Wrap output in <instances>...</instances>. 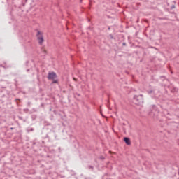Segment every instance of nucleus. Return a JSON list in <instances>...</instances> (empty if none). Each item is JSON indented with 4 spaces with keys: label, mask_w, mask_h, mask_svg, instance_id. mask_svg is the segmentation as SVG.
<instances>
[{
    "label": "nucleus",
    "mask_w": 179,
    "mask_h": 179,
    "mask_svg": "<svg viewBox=\"0 0 179 179\" xmlns=\"http://www.w3.org/2000/svg\"><path fill=\"white\" fill-rule=\"evenodd\" d=\"M170 9H171V10L176 9V1H173V4L170 6Z\"/></svg>",
    "instance_id": "39448f33"
},
{
    "label": "nucleus",
    "mask_w": 179,
    "mask_h": 179,
    "mask_svg": "<svg viewBox=\"0 0 179 179\" xmlns=\"http://www.w3.org/2000/svg\"><path fill=\"white\" fill-rule=\"evenodd\" d=\"M57 76L55 72H49L48 74V80H52L54 79H57Z\"/></svg>",
    "instance_id": "7ed1b4c3"
},
{
    "label": "nucleus",
    "mask_w": 179,
    "mask_h": 179,
    "mask_svg": "<svg viewBox=\"0 0 179 179\" xmlns=\"http://www.w3.org/2000/svg\"><path fill=\"white\" fill-rule=\"evenodd\" d=\"M15 100H19V101H20V99H16Z\"/></svg>",
    "instance_id": "f8f14e48"
},
{
    "label": "nucleus",
    "mask_w": 179,
    "mask_h": 179,
    "mask_svg": "<svg viewBox=\"0 0 179 179\" xmlns=\"http://www.w3.org/2000/svg\"><path fill=\"white\" fill-rule=\"evenodd\" d=\"M122 45H124V46H125V45H127V43H122Z\"/></svg>",
    "instance_id": "9b49d317"
},
{
    "label": "nucleus",
    "mask_w": 179,
    "mask_h": 179,
    "mask_svg": "<svg viewBox=\"0 0 179 179\" xmlns=\"http://www.w3.org/2000/svg\"><path fill=\"white\" fill-rule=\"evenodd\" d=\"M52 80V83H58V80L57 79H53Z\"/></svg>",
    "instance_id": "0eeeda50"
},
{
    "label": "nucleus",
    "mask_w": 179,
    "mask_h": 179,
    "mask_svg": "<svg viewBox=\"0 0 179 179\" xmlns=\"http://www.w3.org/2000/svg\"><path fill=\"white\" fill-rule=\"evenodd\" d=\"M10 129H13V127H11Z\"/></svg>",
    "instance_id": "ddd939ff"
},
{
    "label": "nucleus",
    "mask_w": 179,
    "mask_h": 179,
    "mask_svg": "<svg viewBox=\"0 0 179 179\" xmlns=\"http://www.w3.org/2000/svg\"><path fill=\"white\" fill-rule=\"evenodd\" d=\"M99 159L101 160H104L106 158L103 155H101V156H100Z\"/></svg>",
    "instance_id": "6e6552de"
},
{
    "label": "nucleus",
    "mask_w": 179,
    "mask_h": 179,
    "mask_svg": "<svg viewBox=\"0 0 179 179\" xmlns=\"http://www.w3.org/2000/svg\"><path fill=\"white\" fill-rule=\"evenodd\" d=\"M80 2H82V0H80Z\"/></svg>",
    "instance_id": "4468645a"
},
{
    "label": "nucleus",
    "mask_w": 179,
    "mask_h": 179,
    "mask_svg": "<svg viewBox=\"0 0 179 179\" xmlns=\"http://www.w3.org/2000/svg\"><path fill=\"white\" fill-rule=\"evenodd\" d=\"M73 80H75V82H77L78 81V79L75 78H73Z\"/></svg>",
    "instance_id": "9d476101"
},
{
    "label": "nucleus",
    "mask_w": 179,
    "mask_h": 179,
    "mask_svg": "<svg viewBox=\"0 0 179 179\" xmlns=\"http://www.w3.org/2000/svg\"><path fill=\"white\" fill-rule=\"evenodd\" d=\"M88 169H90V170H92L93 171L94 167H93V166H92V165H90V166H88Z\"/></svg>",
    "instance_id": "423d86ee"
},
{
    "label": "nucleus",
    "mask_w": 179,
    "mask_h": 179,
    "mask_svg": "<svg viewBox=\"0 0 179 179\" xmlns=\"http://www.w3.org/2000/svg\"><path fill=\"white\" fill-rule=\"evenodd\" d=\"M124 141L126 145H131V139H129V138L124 137Z\"/></svg>",
    "instance_id": "20e7f679"
},
{
    "label": "nucleus",
    "mask_w": 179,
    "mask_h": 179,
    "mask_svg": "<svg viewBox=\"0 0 179 179\" xmlns=\"http://www.w3.org/2000/svg\"><path fill=\"white\" fill-rule=\"evenodd\" d=\"M36 37L40 45H43V43H44V37H43V34H41V31H38Z\"/></svg>",
    "instance_id": "f03ea898"
},
{
    "label": "nucleus",
    "mask_w": 179,
    "mask_h": 179,
    "mask_svg": "<svg viewBox=\"0 0 179 179\" xmlns=\"http://www.w3.org/2000/svg\"><path fill=\"white\" fill-rule=\"evenodd\" d=\"M148 93H149V94L153 93V90H150V91H148Z\"/></svg>",
    "instance_id": "1a4fd4ad"
},
{
    "label": "nucleus",
    "mask_w": 179,
    "mask_h": 179,
    "mask_svg": "<svg viewBox=\"0 0 179 179\" xmlns=\"http://www.w3.org/2000/svg\"><path fill=\"white\" fill-rule=\"evenodd\" d=\"M133 103H134L136 106H141V104H143V95H134L133 97Z\"/></svg>",
    "instance_id": "f257e3e1"
}]
</instances>
